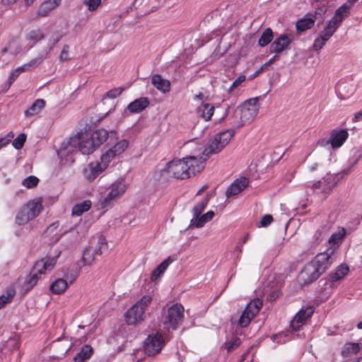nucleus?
I'll use <instances>...</instances> for the list:
<instances>
[{"instance_id": "864d4df0", "label": "nucleus", "mask_w": 362, "mask_h": 362, "mask_svg": "<svg viewBox=\"0 0 362 362\" xmlns=\"http://www.w3.org/2000/svg\"><path fill=\"white\" fill-rule=\"evenodd\" d=\"M101 3V0H84L83 4L88 7L90 11H93L98 8Z\"/></svg>"}, {"instance_id": "37998d69", "label": "nucleus", "mask_w": 362, "mask_h": 362, "mask_svg": "<svg viewBox=\"0 0 362 362\" xmlns=\"http://www.w3.org/2000/svg\"><path fill=\"white\" fill-rule=\"evenodd\" d=\"M173 262L170 257H168L164 261H163L152 272L151 279H155L157 276V272L164 273L170 264Z\"/></svg>"}, {"instance_id": "13d9d810", "label": "nucleus", "mask_w": 362, "mask_h": 362, "mask_svg": "<svg viewBox=\"0 0 362 362\" xmlns=\"http://www.w3.org/2000/svg\"><path fill=\"white\" fill-rule=\"evenodd\" d=\"M272 220H273V217L271 215H269V214L264 215L262 216V218L259 222V226L266 227L272 223Z\"/></svg>"}, {"instance_id": "b1692460", "label": "nucleus", "mask_w": 362, "mask_h": 362, "mask_svg": "<svg viewBox=\"0 0 362 362\" xmlns=\"http://www.w3.org/2000/svg\"><path fill=\"white\" fill-rule=\"evenodd\" d=\"M78 148L80 151L85 155H89L95 150L96 147L90 137L84 139L83 138L78 141Z\"/></svg>"}, {"instance_id": "423d86ee", "label": "nucleus", "mask_w": 362, "mask_h": 362, "mask_svg": "<svg viewBox=\"0 0 362 362\" xmlns=\"http://www.w3.org/2000/svg\"><path fill=\"white\" fill-rule=\"evenodd\" d=\"M57 256L52 258L42 259L35 263L32 272L25 281L27 290L31 289L37 284L39 279L38 275L43 274L45 271H50L54 268L57 262Z\"/></svg>"}, {"instance_id": "a211bd4d", "label": "nucleus", "mask_w": 362, "mask_h": 362, "mask_svg": "<svg viewBox=\"0 0 362 362\" xmlns=\"http://www.w3.org/2000/svg\"><path fill=\"white\" fill-rule=\"evenodd\" d=\"M149 100L147 98H140L130 103L127 107L132 113H139L147 107Z\"/></svg>"}, {"instance_id": "aec40b11", "label": "nucleus", "mask_w": 362, "mask_h": 362, "mask_svg": "<svg viewBox=\"0 0 362 362\" xmlns=\"http://www.w3.org/2000/svg\"><path fill=\"white\" fill-rule=\"evenodd\" d=\"M151 83L153 86L163 93H167L170 90V81L163 78L159 74H155L152 76Z\"/></svg>"}, {"instance_id": "9b49d317", "label": "nucleus", "mask_w": 362, "mask_h": 362, "mask_svg": "<svg viewBox=\"0 0 362 362\" xmlns=\"http://www.w3.org/2000/svg\"><path fill=\"white\" fill-rule=\"evenodd\" d=\"M361 347L358 343H346L341 349L342 362H359L361 357L354 356L360 351Z\"/></svg>"}, {"instance_id": "2eb2a0df", "label": "nucleus", "mask_w": 362, "mask_h": 362, "mask_svg": "<svg viewBox=\"0 0 362 362\" xmlns=\"http://www.w3.org/2000/svg\"><path fill=\"white\" fill-rule=\"evenodd\" d=\"M249 181L246 177H240L233 182L228 188L226 195L227 197L235 196L240 193L246 187H247Z\"/></svg>"}, {"instance_id": "4be33fe9", "label": "nucleus", "mask_w": 362, "mask_h": 362, "mask_svg": "<svg viewBox=\"0 0 362 362\" xmlns=\"http://www.w3.org/2000/svg\"><path fill=\"white\" fill-rule=\"evenodd\" d=\"M33 218L37 217L42 210V201L41 198H37L35 199L28 202L25 205Z\"/></svg>"}, {"instance_id": "a18cd8bd", "label": "nucleus", "mask_w": 362, "mask_h": 362, "mask_svg": "<svg viewBox=\"0 0 362 362\" xmlns=\"http://www.w3.org/2000/svg\"><path fill=\"white\" fill-rule=\"evenodd\" d=\"M116 156L114 153L108 149L105 153L101 156V163L100 164L106 169L110 163V161L115 157Z\"/></svg>"}, {"instance_id": "e433bc0d", "label": "nucleus", "mask_w": 362, "mask_h": 362, "mask_svg": "<svg viewBox=\"0 0 362 362\" xmlns=\"http://www.w3.org/2000/svg\"><path fill=\"white\" fill-rule=\"evenodd\" d=\"M343 8H344V7L342 6L339 7L336 10V11L334 13V16L332 18L334 21H335L339 25L341 23V22L343 21V20L346 17L349 16L350 14V12L348 10H346V8H344V9H343Z\"/></svg>"}, {"instance_id": "0eeeda50", "label": "nucleus", "mask_w": 362, "mask_h": 362, "mask_svg": "<svg viewBox=\"0 0 362 362\" xmlns=\"http://www.w3.org/2000/svg\"><path fill=\"white\" fill-rule=\"evenodd\" d=\"M184 319V307L180 303H175L163 310V323L168 329H175Z\"/></svg>"}, {"instance_id": "c03bdc74", "label": "nucleus", "mask_w": 362, "mask_h": 362, "mask_svg": "<svg viewBox=\"0 0 362 362\" xmlns=\"http://www.w3.org/2000/svg\"><path fill=\"white\" fill-rule=\"evenodd\" d=\"M43 37V33L40 29L33 30L30 31L26 36L27 40L31 41L33 44H35L37 42L40 41Z\"/></svg>"}, {"instance_id": "39448f33", "label": "nucleus", "mask_w": 362, "mask_h": 362, "mask_svg": "<svg viewBox=\"0 0 362 362\" xmlns=\"http://www.w3.org/2000/svg\"><path fill=\"white\" fill-rule=\"evenodd\" d=\"M234 129H228L216 134L214 139L209 142V146L203 151V155L205 157L202 158H207L212 153H217L220 152L235 135Z\"/></svg>"}, {"instance_id": "5701e85b", "label": "nucleus", "mask_w": 362, "mask_h": 362, "mask_svg": "<svg viewBox=\"0 0 362 362\" xmlns=\"http://www.w3.org/2000/svg\"><path fill=\"white\" fill-rule=\"evenodd\" d=\"M45 101L43 99L36 100L32 105L25 111L26 117H31L39 114L45 106Z\"/></svg>"}, {"instance_id": "c85d7f7f", "label": "nucleus", "mask_w": 362, "mask_h": 362, "mask_svg": "<svg viewBox=\"0 0 362 362\" xmlns=\"http://www.w3.org/2000/svg\"><path fill=\"white\" fill-rule=\"evenodd\" d=\"M197 111L203 119L209 121L214 115V107L209 103H202L198 107Z\"/></svg>"}, {"instance_id": "3c124183", "label": "nucleus", "mask_w": 362, "mask_h": 362, "mask_svg": "<svg viewBox=\"0 0 362 362\" xmlns=\"http://www.w3.org/2000/svg\"><path fill=\"white\" fill-rule=\"evenodd\" d=\"M69 145L66 150V156L72 153L76 148V145L78 144V139L77 137H71L68 140Z\"/></svg>"}, {"instance_id": "412c9836", "label": "nucleus", "mask_w": 362, "mask_h": 362, "mask_svg": "<svg viewBox=\"0 0 362 362\" xmlns=\"http://www.w3.org/2000/svg\"><path fill=\"white\" fill-rule=\"evenodd\" d=\"M62 0H47L42 4L38 8L37 15L45 17L49 13L54 9L61 2Z\"/></svg>"}, {"instance_id": "603ef678", "label": "nucleus", "mask_w": 362, "mask_h": 362, "mask_svg": "<svg viewBox=\"0 0 362 362\" xmlns=\"http://www.w3.org/2000/svg\"><path fill=\"white\" fill-rule=\"evenodd\" d=\"M327 41V40H325V37H322V35H319L313 42V49L315 50L321 49Z\"/></svg>"}, {"instance_id": "c9c22d12", "label": "nucleus", "mask_w": 362, "mask_h": 362, "mask_svg": "<svg viewBox=\"0 0 362 362\" xmlns=\"http://www.w3.org/2000/svg\"><path fill=\"white\" fill-rule=\"evenodd\" d=\"M91 206V202L86 200L81 203L76 204L72 209V215L76 216H81L83 213L88 211Z\"/></svg>"}, {"instance_id": "c756f323", "label": "nucleus", "mask_w": 362, "mask_h": 362, "mask_svg": "<svg viewBox=\"0 0 362 362\" xmlns=\"http://www.w3.org/2000/svg\"><path fill=\"white\" fill-rule=\"evenodd\" d=\"M68 288V283L64 279H58L50 285V291L54 294L63 293Z\"/></svg>"}, {"instance_id": "bb28decb", "label": "nucleus", "mask_w": 362, "mask_h": 362, "mask_svg": "<svg viewBox=\"0 0 362 362\" xmlns=\"http://www.w3.org/2000/svg\"><path fill=\"white\" fill-rule=\"evenodd\" d=\"M34 219L28 209L24 205L16 216V222L18 225H25L29 221Z\"/></svg>"}, {"instance_id": "a878e982", "label": "nucleus", "mask_w": 362, "mask_h": 362, "mask_svg": "<svg viewBox=\"0 0 362 362\" xmlns=\"http://www.w3.org/2000/svg\"><path fill=\"white\" fill-rule=\"evenodd\" d=\"M96 148L102 145L108 138V132L104 129L93 132L90 136Z\"/></svg>"}, {"instance_id": "774afa93", "label": "nucleus", "mask_w": 362, "mask_h": 362, "mask_svg": "<svg viewBox=\"0 0 362 362\" xmlns=\"http://www.w3.org/2000/svg\"><path fill=\"white\" fill-rule=\"evenodd\" d=\"M262 71L263 68H259L257 71H255V73L253 75L250 76V79H252L255 77L257 76Z\"/></svg>"}, {"instance_id": "4c0bfd02", "label": "nucleus", "mask_w": 362, "mask_h": 362, "mask_svg": "<svg viewBox=\"0 0 362 362\" xmlns=\"http://www.w3.org/2000/svg\"><path fill=\"white\" fill-rule=\"evenodd\" d=\"M106 249L107 243L105 242V238L103 235H99L97 238V245L93 247L92 251L95 255L99 256Z\"/></svg>"}, {"instance_id": "79ce46f5", "label": "nucleus", "mask_w": 362, "mask_h": 362, "mask_svg": "<svg viewBox=\"0 0 362 362\" xmlns=\"http://www.w3.org/2000/svg\"><path fill=\"white\" fill-rule=\"evenodd\" d=\"M16 294V291L13 288H10L6 291V294L0 296V309L4 308L7 303H10Z\"/></svg>"}, {"instance_id": "0e129e2a", "label": "nucleus", "mask_w": 362, "mask_h": 362, "mask_svg": "<svg viewBox=\"0 0 362 362\" xmlns=\"http://www.w3.org/2000/svg\"><path fill=\"white\" fill-rule=\"evenodd\" d=\"M279 291L276 290L273 291L272 293H270L267 297V300L269 301H273L276 300L279 296Z\"/></svg>"}, {"instance_id": "72a5a7b5", "label": "nucleus", "mask_w": 362, "mask_h": 362, "mask_svg": "<svg viewBox=\"0 0 362 362\" xmlns=\"http://www.w3.org/2000/svg\"><path fill=\"white\" fill-rule=\"evenodd\" d=\"M314 26L313 18L307 14L305 18L299 20L296 23V29L299 32H304L312 28Z\"/></svg>"}, {"instance_id": "ea45409f", "label": "nucleus", "mask_w": 362, "mask_h": 362, "mask_svg": "<svg viewBox=\"0 0 362 362\" xmlns=\"http://www.w3.org/2000/svg\"><path fill=\"white\" fill-rule=\"evenodd\" d=\"M129 141L127 139H122L118 141L114 146L110 148V149L114 153V154L117 156L122 153L128 147Z\"/></svg>"}, {"instance_id": "4468645a", "label": "nucleus", "mask_w": 362, "mask_h": 362, "mask_svg": "<svg viewBox=\"0 0 362 362\" xmlns=\"http://www.w3.org/2000/svg\"><path fill=\"white\" fill-rule=\"evenodd\" d=\"M313 313V308L311 306H308L304 310H300L291 322V326L293 329L296 330L299 329Z\"/></svg>"}, {"instance_id": "5fc2aeb1", "label": "nucleus", "mask_w": 362, "mask_h": 362, "mask_svg": "<svg viewBox=\"0 0 362 362\" xmlns=\"http://www.w3.org/2000/svg\"><path fill=\"white\" fill-rule=\"evenodd\" d=\"M241 344V341L239 338L235 337L232 339V341L229 342L228 344H226V348L228 350V352H230L237 347H238Z\"/></svg>"}, {"instance_id": "8fccbe9b", "label": "nucleus", "mask_w": 362, "mask_h": 362, "mask_svg": "<svg viewBox=\"0 0 362 362\" xmlns=\"http://www.w3.org/2000/svg\"><path fill=\"white\" fill-rule=\"evenodd\" d=\"M26 141V135L20 134L13 141V146L16 149H21Z\"/></svg>"}, {"instance_id": "052dcab7", "label": "nucleus", "mask_w": 362, "mask_h": 362, "mask_svg": "<svg viewBox=\"0 0 362 362\" xmlns=\"http://www.w3.org/2000/svg\"><path fill=\"white\" fill-rule=\"evenodd\" d=\"M13 136L14 134L12 132H8L5 137L0 139V146L2 147L6 146Z\"/></svg>"}, {"instance_id": "de8ad7c7", "label": "nucleus", "mask_w": 362, "mask_h": 362, "mask_svg": "<svg viewBox=\"0 0 362 362\" xmlns=\"http://www.w3.org/2000/svg\"><path fill=\"white\" fill-rule=\"evenodd\" d=\"M38 182L39 179L37 177L30 175L23 180L22 185L29 189L37 186Z\"/></svg>"}, {"instance_id": "6e6552de", "label": "nucleus", "mask_w": 362, "mask_h": 362, "mask_svg": "<svg viewBox=\"0 0 362 362\" xmlns=\"http://www.w3.org/2000/svg\"><path fill=\"white\" fill-rule=\"evenodd\" d=\"M109 189L108 194L100 201L102 209L110 206L113 202L119 199L126 192L127 185L123 180H118L110 186Z\"/></svg>"}, {"instance_id": "473e14b6", "label": "nucleus", "mask_w": 362, "mask_h": 362, "mask_svg": "<svg viewBox=\"0 0 362 362\" xmlns=\"http://www.w3.org/2000/svg\"><path fill=\"white\" fill-rule=\"evenodd\" d=\"M93 353V348L89 345H85L80 352L76 354L74 360L75 362H84L92 356Z\"/></svg>"}, {"instance_id": "338daca9", "label": "nucleus", "mask_w": 362, "mask_h": 362, "mask_svg": "<svg viewBox=\"0 0 362 362\" xmlns=\"http://www.w3.org/2000/svg\"><path fill=\"white\" fill-rule=\"evenodd\" d=\"M278 59H279V56H278V54H276L268 62H267V64L270 65V64H272V63H274V62H276Z\"/></svg>"}, {"instance_id": "20e7f679", "label": "nucleus", "mask_w": 362, "mask_h": 362, "mask_svg": "<svg viewBox=\"0 0 362 362\" xmlns=\"http://www.w3.org/2000/svg\"><path fill=\"white\" fill-rule=\"evenodd\" d=\"M152 302V297L149 295L143 296L133 305L125 314L126 322L129 325H136L144 321L145 312Z\"/></svg>"}, {"instance_id": "9d476101", "label": "nucleus", "mask_w": 362, "mask_h": 362, "mask_svg": "<svg viewBox=\"0 0 362 362\" xmlns=\"http://www.w3.org/2000/svg\"><path fill=\"white\" fill-rule=\"evenodd\" d=\"M337 174L327 173L322 180L314 183L312 188L314 189H319L322 193L329 194L337 184Z\"/></svg>"}, {"instance_id": "e2e57ef3", "label": "nucleus", "mask_w": 362, "mask_h": 362, "mask_svg": "<svg viewBox=\"0 0 362 362\" xmlns=\"http://www.w3.org/2000/svg\"><path fill=\"white\" fill-rule=\"evenodd\" d=\"M359 0H347L344 4H343L341 6L344 7L343 9L346 8L349 12L351 11V9L352 7L355 5L356 3H357Z\"/></svg>"}, {"instance_id": "6ab92c4d", "label": "nucleus", "mask_w": 362, "mask_h": 362, "mask_svg": "<svg viewBox=\"0 0 362 362\" xmlns=\"http://www.w3.org/2000/svg\"><path fill=\"white\" fill-rule=\"evenodd\" d=\"M348 137L346 130L333 131L331 135V144L333 148L340 147Z\"/></svg>"}, {"instance_id": "4d7b16f0", "label": "nucleus", "mask_w": 362, "mask_h": 362, "mask_svg": "<svg viewBox=\"0 0 362 362\" xmlns=\"http://www.w3.org/2000/svg\"><path fill=\"white\" fill-rule=\"evenodd\" d=\"M69 46L68 45H65L63 47V49H62V52L59 56L60 60L68 61L69 59Z\"/></svg>"}, {"instance_id": "393cba45", "label": "nucleus", "mask_w": 362, "mask_h": 362, "mask_svg": "<svg viewBox=\"0 0 362 362\" xmlns=\"http://www.w3.org/2000/svg\"><path fill=\"white\" fill-rule=\"evenodd\" d=\"M327 11V8L325 6L319 7L314 12L308 13L310 18H313V24L317 22V25L320 27L324 22L326 18V13Z\"/></svg>"}, {"instance_id": "6e6d98bb", "label": "nucleus", "mask_w": 362, "mask_h": 362, "mask_svg": "<svg viewBox=\"0 0 362 362\" xmlns=\"http://www.w3.org/2000/svg\"><path fill=\"white\" fill-rule=\"evenodd\" d=\"M245 81V75H240L231 84L230 87L229 88V90L232 91L233 90L238 88L243 81Z\"/></svg>"}, {"instance_id": "09e8293b", "label": "nucleus", "mask_w": 362, "mask_h": 362, "mask_svg": "<svg viewBox=\"0 0 362 362\" xmlns=\"http://www.w3.org/2000/svg\"><path fill=\"white\" fill-rule=\"evenodd\" d=\"M345 235V230L344 228L340 229L338 232L333 233L329 238V243L337 244L340 242Z\"/></svg>"}, {"instance_id": "2f4dec72", "label": "nucleus", "mask_w": 362, "mask_h": 362, "mask_svg": "<svg viewBox=\"0 0 362 362\" xmlns=\"http://www.w3.org/2000/svg\"><path fill=\"white\" fill-rule=\"evenodd\" d=\"M209 198L208 194L206 195L201 202L197 204L192 209L193 217L191 219V222H194L196 221V218H198L202 212L204 211L205 207L207 206Z\"/></svg>"}, {"instance_id": "dca6fc26", "label": "nucleus", "mask_w": 362, "mask_h": 362, "mask_svg": "<svg viewBox=\"0 0 362 362\" xmlns=\"http://www.w3.org/2000/svg\"><path fill=\"white\" fill-rule=\"evenodd\" d=\"M105 170L100 163L92 162L84 169L83 174L88 180L93 181Z\"/></svg>"}, {"instance_id": "a19ab883", "label": "nucleus", "mask_w": 362, "mask_h": 362, "mask_svg": "<svg viewBox=\"0 0 362 362\" xmlns=\"http://www.w3.org/2000/svg\"><path fill=\"white\" fill-rule=\"evenodd\" d=\"M69 238L71 239V244H75L79 243L82 238L84 236L85 233L82 231L80 233L79 227L77 226L75 228L71 229L69 232Z\"/></svg>"}, {"instance_id": "ddd939ff", "label": "nucleus", "mask_w": 362, "mask_h": 362, "mask_svg": "<svg viewBox=\"0 0 362 362\" xmlns=\"http://www.w3.org/2000/svg\"><path fill=\"white\" fill-rule=\"evenodd\" d=\"M291 39L287 35H281L271 44L269 50L271 52L279 54L289 48Z\"/></svg>"}, {"instance_id": "cd10ccee", "label": "nucleus", "mask_w": 362, "mask_h": 362, "mask_svg": "<svg viewBox=\"0 0 362 362\" xmlns=\"http://www.w3.org/2000/svg\"><path fill=\"white\" fill-rule=\"evenodd\" d=\"M214 216V212L213 211H209L202 216H199L196 218L194 222L190 221L189 226H194L197 228L203 227L206 223L210 221Z\"/></svg>"}, {"instance_id": "69168bd1", "label": "nucleus", "mask_w": 362, "mask_h": 362, "mask_svg": "<svg viewBox=\"0 0 362 362\" xmlns=\"http://www.w3.org/2000/svg\"><path fill=\"white\" fill-rule=\"evenodd\" d=\"M362 119V109L354 115V122Z\"/></svg>"}, {"instance_id": "bf43d9fd", "label": "nucleus", "mask_w": 362, "mask_h": 362, "mask_svg": "<svg viewBox=\"0 0 362 362\" xmlns=\"http://www.w3.org/2000/svg\"><path fill=\"white\" fill-rule=\"evenodd\" d=\"M122 88H114L107 93V96L110 98H115L122 93Z\"/></svg>"}, {"instance_id": "58836bf2", "label": "nucleus", "mask_w": 362, "mask_h": 362, "mask_svg": "<svg viewBox=\"0 0 362 362\" xmlns=\"http://www.w3.org/2000/svg\"><path fill=\"white\" fill-rule=\"evenodd\" d=\"M272 39H273V32H272V29L267 28L263 32L260 38L259 39L258 44L260 47H265L269 42H272Z\"/></svg>"}, {"instance_id": "f704fd0d", "label": "nucleus", "mask_w": 362, "mask_h": 362, "mask_svg": "<svg viewBox=\"0 0 362 362\" xmlns=\"http://www.w3.org/2000/svg\"><path fill=\"white\" fill-rule=\"evenodd\" d=\"M349 272V267L344 264L339 266L336 270L329 275L332 282H335L340 280L346 275Z\"/></svg>"}, {"instance_id": "f3484780", "label": "nucleus", "mask_w": 362, "mask_h": 362, "mask_svg": "<svg viewBox=\"0 0 362 362\" xmlns=\"http://www.w3.org/2000/svg\"><path fill=\"white\" fill-rule=\"evenodd\" d=\"M36 63H37L36 59H33L29 63L25 64L24 65L19 66L16 70H14L11 74V75L8 79L7 83L6 85V90H7L10 88L11 85L15 81V80L18 78V76L20 75L21 73H22L25 71H27V70H30V69L32 66H36Z\"/></svg>"}, {"instance_id": "7c9ffc66", "label": "nucleus", "mask_w": 362, "mask_h": 362, "mask_svg": "<svg viewBox=\"0 0 362 362\" xmlns=\"http://www.w3.org/2000/svg\"><path fill=\"white\" fill-rule=\"evenodd\" d=\"M339 27V25L331 19L327 23L325 29L320 32V35H322V37H325V40H329Z\"/></svg>"}, {"instance_id": "f03ea898", "label": "nucleus", "mask_w": 362, "mask_h": 362, "mask_svg": "<svg viewBox=\"0 0 362 362\" xmlns=\"http://www.w3.org/2000/svg\"><path fill=\"white\" fill-rule=\"evenodd\" d=\"M206 158L189 156L183 159L173 160L167 165L169 176L177 179H186L195 175L204 168Z\"/></svg>"}, {"instance_id": "f257e3e1", "label": "nucleus", "mask_w": 362, "mask_h": 362, "mask_svg": "<svg viewBox=\"0 0 362 362\" xmlns=\"http://www.w3.org/2000/svg\"><path fill=\"white\" fill-rule=\"evenodd\" d=\"M336 259L334 249L329 248L315 256L301 271L299 278L304 284H310L325 272Z\"/></svg>"}, {"instance_id": "f8f14e48", "label": "nucleus", "mask_w": 362, "mask_h": 362, "mask_svg": "<svg viewBox=\"0 0 362 362\" xmlns=\"http://www.w3.org/2000/svg\"><path fill=\"white\" fill-rule=\"evenodd\" d=\"M163 345V340L161 335H150L145 341L144 350L145 352L149 356L155 355L160 352Z\"/></svg>"}, {"instance_id": "49530a36", "label": "nucleus", "mask_w": 362, "mask_h": 362, "mask_svg": "<svg viewBox=\"0 0 362 362\" xmlns=\"http://www.w3.org/2000/svg\"><path fill=\"white\" fill-rule=\"evenodd\" d=\"M95 256L91 248L85 250L82 257L83 263L87 265L91 264L94 262Z\"/></svg>"}, {"instance_id": "680f3d73", "label": "nucleus", "mask_w": 362, "mask_h": 362, "mask_svg": "<svg viewBox=\"0 0 362 362\" xmlns=\"http://www.w3.org/2000/svg\"><path fill=\"white\" fill-rule=\"evenodd\" d=\"M69 145V143L67 141H64L61 144L60 148L58 150L57 153L58 155L61 157L66 156V150H67V148Z\"/></svg>"}, {"instance_id": "7ed1b4c3", "label": "nucleus", "mask_w": 362, "mask_h": 362, "mask_svg": "<svg viewBox=\"0 0 362 362\" xmlns=\"http://www.w3.org/2000/svg\"><path fill=\"white\" fill-rule=\"evenodd\" d=\"M259 110L258 98L246 100L234 113V121L232 122L234 128L240 129L247 124L251 123L257 117Z\"/></svg>"}, {"instance_id": "1a4fd4ad", "label": "nucleus", "mask_w": 362, "mask_h": 362, "mask_svg": "<svg viewBox=\"0 0 362 362\" xmlns=\"http://www.w3.org/2000/svg\"><path fill=\"white\" fill-rule=\"evenodd\" d=\"M262 307V301L259 298L252 300L246 306L242 315H240L238 325L241 327H247L252 319L256 316Z\"/></svg>"}]
</instances>
